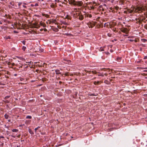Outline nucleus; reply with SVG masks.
<instances>
[{
	"mask_svg": "<svg viewBox=\"0 0 147 147\" xmlns=\"http://www.w3.org/2000/svg\"><path fill=\"white\" fill-rule=\"evenodd\" d=\"M57 1L58 2H59V0H57Z\"/></svg>",
	"mask_w": 147,
	"mask_h": 147,
	"instance_id": "nucleus-48",
	"label": "nucleus"
},
{
	"mask_svg": "<svg viewBox=\"0 0 147 147\" xmlns=\"http://www.w3.org/2000/svg\"><path fill=\"white\" fill-rule=\"evenodd\" d=\"M10 38V37L9 36H8L5 37V39H9Z\"/></svg>",
	"mask_w": 147,
	"mask_h": 147,
	"instance_id": "nucleus-26",
	"label": "nucleus"
},
{
	"mask_svg": "<svg viewBox=\"0 0 147 147\" xmlns=\"http://www.w3.org/2000/svg\"><path fill=\"white\" fill-rule=\"evenodd\" d=\"M28 131L31 134H34V132L32 131L31 129H29Z\"/></svg>",
	"mask_w": 147,
	"mask_h": 147,
	"instance_id": "nucleus-10",
	"label": "nucleus"
},
{
	"mask_svg": "<svg viewBox=\"0 0 147 147\" xmlns=\"http://www.w3.org/2000/svg\"><path fill=\"white\" fill-rule=\"evenodd\" d=\"M92 17V15H90L89 16V17L91 18Z\"/></svg>",
	"mask_w": 147,
	"mask_h": 147,
	"instance_id": "nucleus-45",
	"label": "nucleus"
},
{
	"mask_svg": "<svg viewBox=\"0 0 147 147\" xmlns=\"http://www.w3.org/2000/svg\"><path fill=\"white\" fill-rule=\"evenodd\" d=\"M102 5H100L99 6V7L100 8H101L102 7Z\"/></svg>",
	"mask_w": 147,
	"mask_h": 147,
	"instance_id": "nucleus-38",
	"label": "nucleus"
},
{
	"mask_svg": "<svg viewBox=\"0 0 147 147\" xmlns=\"http://www.w3.org/2000/svg\"><path fill=\"white\" fill-rule=\"evenodd\" d=\"M144 59H147V56H145L144 58Z\"/></svg>",
	"mask_w": 147,
	"mask_h": 147,
	"instance_id": "nucleus-37",
	"label": "nucleus"
},
{
	"mask_svg": "<svg viewBox=\"0 0 147 147\" xmlns=\"http://www.w3.org/2000/svg\"><path fill=\"white\" fill-rule=\"evenodd\" d=\"M12 65V66H14L15 65V63H12V64H11Z\"/></svg>",
	"mask_w": 147,
	"mask_h": 147,
	"instance_id": "nucleus-39",
	"label": "nucleus"
},
{
	"mask_svg": "<svg viewBox=\"0 0 147 147\" xmlns=\"http://www.w3.org/2000/svg\"><path fill=\"white\" fill-rule=\"evenodd\" d=\"M99 51H104V50L103 48H102V47H100V49Z\"/></svg>",
	"mask_w": 147,
	"mask_h": 147,
	"instance_id": "nucleus-17",
	"label": "nucleus"
},
{
	"mask_svg": "<svg viewBox=\"0 0 147 147\" xmlns=\"http://www.w3.org/2000/svg\"><path fill=\"white\" fill-rule=\"evenodd\" d=\"M10 97V96H7L5 97L4 99L6 100V99H7V98Z\"/></svg>",
	"mask_w": 147,
	"mask_h": 147,
	"instance_id": "nucleus-18",
	"label": "nucleus"
},
{
	"mask_svg": "<svg viewBox=\"0 0 147 147\" xmlns=\"http://www.w3.org/2000/svg\"><path fill=\"white\" fill-rule=\"evenodd\" d=\"M40 127L38 126L37 128H35L34 129L35 131L36 132V130Z\"/></svg>",
	"mask_w": 147,
	"mask_h": 147,
	"instance_id": "nucleus-20",
	"label": "nucleus"
},
{
	"mask_svg": "<svg viewBox=\"0 0 147 147\" xmlns=\"http://www.w3.org/2000/svg\"><path fill=\"white\" fill-rule=\"evenodd\" d=\"M74 10H77V8H74Z\"/></svg>",
	"mask_w": 147,
	"mask_h": 147,
	"instance_id": "nucleus-43",
	"label": "nucleus"
},
{
	"mask_svg": "<svg viewBox=\"0 0 147 147\" xmlns=\"http://www.w3.org/2000/svg\"><path fill=\"white\" fill-rule=\"evenodd\" d=\"M144 10V9L142 7H137L136 8H134L133 9H129V13H131L135 11L138 13H141Z\"/></svg>",
	"mask_w": 147,
	"mask_h": 147,
	"instance_id": "nucleus-2",
	"label": "nucleus"
},
{
	"mask_svg": "<svg viewBox=\"0 0 147 147\" xmlns=\"http://www.w3.org/2000/svg\"><path fill=\"white\" fill-rule=\"evenodd\" d=\"M26 119H31L32 118V117L30 116H27L26 117Z\"/></svg>",
	"mask_w": 147,
	"mask_h": 147,
	"instance_id": "nucleus-12",
	"label": "nucleus"
},
{
	"mask_svg": "<svg viewBox=\"0 0 147 147\" xmlns=\"http://www.w3.org/2000/svg\"><path fill=\"white\" fill-rule=\"evenodd\" d=\"M56 74H61V73L60 72L59 70L58 69H56L55 71Z\"/></svg>",
	"mask_w": 147,
	"mask_h": 147,
	"instance_id": "nucleus-7",
	"label": "nucleus"
},
{
	"mask_svg": "<svg viewBox=\"0 0 147 147\" xmlns=\"http://www.w3.org/2000/svg\"><path fill=\"white\" fill-rule=\"evenodd\" d=\"M57 0H55V1H57Z\"/></svg>",
	"mask_w": 147,
	"mask_h": 147,
	"instance_id": "nucleus-50",
	"label": "nucleus"
},
{
	"mask_svg": "<svg viewBox=\"0 0 147 147\" xmlns=\"http://www.w3.org/2000/svg\"><path fill=\"white\" fill-rule=\"evenodd\" d=\"M134 21L137 24H141L142 22H143L144 23H145L146 21H147V18H146L142 16L140 17L138 19H135V20L134 19H130L129 20V21Z\"/></svg>",
	"mask_w": 147,
	"mask_h": 147,
	"instance_id": "nucleus-1",
	"label": "nucleus"
},
{
	"mask_svg": "<svg viewBox=\"0 0 147 147\" xmlns=\"http://www.w3.org/2000/svg\"><path fill=\"white\" fill-rule=\"evenodd\" d=\"M22 49L24 51H25L26 49V47H25L23 46Z\"/></svg>",
	"mask_w": 147,
	"mask_h": 147,
	"instance_id": "nucleus-25",
	"label": "nucleus"
},
{
	"mask_svg": "<svg viewBox=\"0 0 147 147\" xmlns=\"http://www.w3.org/2000/svg\"><path fill=\"white\" fill-rule=\"evenodd\" d=\"M89 96H96L95 95H94L93 94H89Z\"/></svg>",
	"mask_w": 147,
	"mask_h": 147,
	"instance_id": "nucleus-21",
	"label": "nucleus"
},
{
	"mask_svg": "<svg viewBox=\"0 0 147 147\" xmlns=\"http://www.w3.org/2000/svg\"><path fill=\"white\" fill-rule=\"evenodd\" d=\"M98 75L99 76H102V77L104 76V74H103V73L100 74H98Z\"/></svg>",
	"mask_w": 147,
	"mask_h": 147,
	"instance_id": "nucleus-15",
	"label": "nucleus"
},
{
	"mask_svg": "<svg viewBox=\"0 0 147 147\" xmlns=\"http://www.w3.org/2000/svg\"><path fill=\"white\" fill-rule=\"evenodd\" d=\"M90 7V9H94V7H93V6H91V7Z\"/></svg>",
	"mask_w": 147,
	"mask_h": 147,
	"instance_id": "nucleus-28",
	"label": "nucleus"
},
{
	"mask_svg": "<svg viewBox=\"0 0 147 147\" xmlns=\"http://www.w3.org/2000/svg\"><path fill=\"white\" fill-rule=\"evenodd\" d=\"M5 101V102L6 103H9V101L8 100H6Z\"/></svg>",
	"mask_w": 147,
	"mask_h": 147,
	"instance_id": "nucleus-32",
	"label": "nucleus"
},
{
	"mask_svg": "<svg viewBox=\"0 0 147 147\" xmlns=\"http://www.w3.org/2000/svg\"><path fill=\"white\" fill-rule=\"evenodd\" d=\"M92 72L93 74H96V71H92Z\"/></svg>",
	"mask_w": 147,
	"mask_h": 147,
	"instance_id": "nucleus-30",
	"label": "nucleus"
},
{
	"mask_svg": "<svg viewBox=\"0 0 147 147\" xmlns=\"http://www.w3.org/2000/svg\"><path fill=\"white\" fill-rule=\"evenodd\" d=\"M99 82L98 81V82L95 81L94 82V84L96 85L98 84L99 83Z\"/></svg>",
	"mask_w": 147,
	"mask_h": 147,
	"instance_id": "nucleus-14",
	"label": "nucleus"
},
{
	"mask_svg": "<svg viewBox=\"0 0 147 147\" xmlns=\"http://www.w3.org/2000/svg\"><path fill=\"white\" fill-rule=\"evenodd\" d=\"M116 60L117 61L118 63L119 64H121L123 62V60L121 57H117L116 58Z\"/></svg>",
	"mask_w": 147,
	"mask_h": 147,
	"instance_id": "nucleus-5",
	"label": "nucleus"
},
{
	"mask_svg": "<svg viewBox=\"0 0 147 147\" xmlns=\"http://www.w3.org/2000/svg\"><path fill=\"white\" fill-rule=\"evenodd\" d=\"M35 5L36 6V5H38V4H35Z\"/></svg>",
	"mask_w": 147,
	"mask_h": 147,
	"instance_id": "nucleus-47",
	"label": "nucleus"
},
{
	"mask_svg": "<svg viewBox=\"0 0 147 147\" xmlns=\"http://www.w3.org/2000/svg\"><path fill=\"white\" fill-rule=\"evenodd\" d=\"M104 75L105 76H107L108 75V74L107 73H105L104 74Z\"/></svg>",
	"mask_w": 147,
	"mask_h": 147,
	"instance_id": "nucleus-34",
	"label": "nucleus"
},
{
	"mask_svg": "<svg viewBox=\"0 0 147 147\" xmlns=\"http://www.w3.org/2000/svg\"><path fill=\"white\" fill-rule=\"evenodd\" d=\"M109 82L107 81V80H105L104 81V82L105 83H106V84H108V83Z\"/></svg>",
	"mask_w": 147,
	"mask_h": 147,
	"instance_id": "nucleus-29",
	"label": "nucleus"
},
{
	"mask_svg": "<svg viewBox=\"0 0 147 147\" xmlns=\"http://www.w3.org/2000/svg\"><path fill=\"white\" fill-rule=\"evenodd\" d=\"M103 70H104L105 71H106V72H109V71H110V70L109 69H104Z\"/></svg>",
	"mask_w": 147,
	"mask_h": 147,
	"instance_id": "nucleus-16",
	"label": "nucleus"
},
{
	"mask_svg": "<svg viewBox=\"0 0 147 147\" xmlns=\"http://www.w3.org/2000/svg\"><path fill=\"white\" fill-rule=\"evenodd\" d=\"M65 75L67 76H69V73H65Z\"/></svg>",
	"mask_w": 147,
	"mask_h": 147,
	"instance_id": "nucleus-31",
	"label": "nucleus"
},
{
	"mask_svg": "<svg viewBox=\"0 0 147 147\" xmlns=\"http://www.w3.org/2000/svg\"><path fill=\"white\" fill-rule=\"evenodd\" d=\"M17 74H15L14 75V76H17Z\"/></svg>",
	"mask_w": 147,
	"mask_h": 147,
	"instance_id": "nucleus-44",
	"label": "nucleus"
},
{
	"mask_svg": "<svg viewBox=\"0 0 147 147\" xmlns=\"http://www.w3.org/2000/svg\"><path fill=\"white\" fill-rule=\"evenodd\" d=\"M95 3V2H94V3Z\"/></svg>",
	"mask_w": 147,
	"mask_h": 147,
	"instance_id": "nucleus-53",
	"label": "nucleus"
},
{
	"mask_svg": "<svg viewBox=\"0 0 147 147\" xmlns=\"http://www.w3.org/2000/svg\"><path fill=\"white\" fill-rule=\"evenodd\" d=\"M5 117L6 119H8L9 117V116L5 114Z\"/></svg>",
	"mask_w": 147,
	"mask_h": 147,
	"instance_id": "nucleus-13",
	"label": "nucleus"
},
{
	"mask_svg": "<svg viewBox=\"0 0 147 147\" xmlns=\"http://www.w3.org/2000/svg\"><path fill=\"white\" fill-rule=\"evenodd\" d=\"M50 7H51L52 8H55L56 7V5L54 4L53 3L52 4L50 5Z\"/></svg>",
	"mask_w": 147,
	"mask_h": 147,
	"instance_id": "nucleus-9",
	"label": "nucleus"
},
{
	"mask_svg": "<svg viewBox=\"0 0 147 147\" xmlns=\"http://www.w3.org/2000/svg\"><path fill=\"white\" fill-rule=\"evenodd\" d=\"M76 2V1L74 0H72V1L71 3L73 5V3H74L75 2Z\"/></svg>",
	"mask_w": 147,
	"mask_h": 147,
	"instance_id": "nucleus-22",
	"label": "nucleus"
},
{
	"mask_svg": "<svg viewBox=\"0 0 147 147\" xmlns=\"http://www.w3.org/2000/svg\"><path fill=\"white\" fill-rule=\"evenodd\" d=\"M23 7H24V8H26V6H25V5H23Z\"/></svg>",
	"mask_w": 147,
	"mask_h": 147,
	"instance_id": "nucleus-40",
	"label": "nucleus"
},
{
	"mask_svg": "<svg viewBox=\"0 0 147 147\" xmlns=\"http://www.w3.org/2000/svg\"><path fill=\"white\" fill-rule=\"evenodd\" d=\"M78 16H79V19L80 20H82L84 18V16L81 13H79L78 15Z\"/></svg>",
	"mask_w": 147,
	"mask_h": 147,
	"instance_id": "nucleus-6",
	"label": "nucleus"
},
{
	"mask_svg": "<svg viewBox=\"0 0 147 147\" xmlns=\"http://www.w3.org/2000/svg\"><path fill=\"white\" fill-rule=\"evenodd\" d=\"M103 5L104 6H106V4H103Z\"/></svg>",
	"mask_w": 147,
	"mask_h": 147,
	"instance_id": "nucleus-41",
	"label": "nucleus"
},
{
	"mask_svg": "<svg viewBox=\"0 0 147 147\" xmlns=\"http://www.w3.org/2000/svg\"><path fill=\"white\" fill-rule=\"evenodd\" d=\"M22 42V43L24 45H25V42H26V41L24 40H23V41H21Z\"/></svg>",
	"mask_w": 147,
	"mask_h": 147,
	"instance_id": "nucleus-23",
	"label": "nucleus"
},
{
	"mask_svg": "<svg viewBox=\"0 0 147 147\" xmlns=\"http://www.w3.org/2000/svg\"><path fill=\"white\" fill-rule=\"evenodd\" d=\"M134 41L135 42H137V40H136L135 39H134V38L132 39H129V41L133 42Z\"/></svg>",
	"mask_w": 147,
	"mask_h": 147,
	"instance_id": "nucleus-8",
	"label": "nucleus"
},
{
	"mask_svg": "<svg viewBox=\"0 0 147 147\" xmlns=\"http://www.w3.org/2000/svg\"><path fill=\"white\" fill-rule=\"evenodd\" d=\"M122 31L125 33V34H123L124 36H128V30L126 28H123L122 30Z\"/></svg>",
	"mask_w": 147,
	"mask_h": 147,
	"instance_id": "nucleus-3",
	"label": "nucleus"
},
{
	"mask_svg": "<svg viewBox=\"0 0 147 147\" xmlns=\"http://www.w3.org/2000/svg\"><path fill=\"white\" fill-rule=\"evenodd\" d=\"M105 53L107 55H108L110 54V53L109 52H105Z\"/></svg>",
	"mask_w": 147,
	"mask_h": 147,
	"instance_id": "nucleus-36",
	"label": "nucleus"
},
{
	"mask_svg": "<svg viewBox=\"0 0 147 147\" xmlns=\"http://www.w3.org/2000/svg\"><path fill=\"white\" fill-rule=\"evenodd\" d=\"M18 131V130L17 129H14L12 130V131L13 132H17Z\"/></svg>",
	"mask_w": 147,
	"mask_h": 147,
	"instance_id": "nucleus-11",
	"label": "nucleus"
},
{
	"mask_svg": "<svg viewBox=\"0 0 147 147\" xmlns=\"http://www.w3.org/2000/svg\"><path fill=\"white\" fill-rule=\"evenodd\" d=\"M142 40H144V42H146V41H147V40H146V39H142Z\"/></svg>",
	"mask_w": 147,
	"mask_h": 147,
	"instance_id": "nucleus-35",
	"label": "nucleus"
},
{
	"mask_svg": "<svg viewBox=\"0 0 147 147\" xmlns=\"http://www.w3.org/2000/svg\"><path fill=\"white\" fill-rule=\"evenodd\" d=\"M62 82L61 81H60L59 82V83L60 84H61L62 83Z\"/></svg>",
	"mask_w": 147,
	"mask_h": 147,
	"instance_id": "nucleus-42",
	"label": "nucleus"
},
{
	"mask_svg": "<svg viewBox=\"0 0 147 147\" xmlns=\"http://www.w3.org/2000/svg\"><path fill=\"white\" fill-rule=\"evenodd\" d=\"M45 14H43V13H42V15L43 16H45Z\"/></svg>",
	"mask_w": 147,
	"mask_h": 147,
	"instance_id": "nucleus-46",
	"label": "nucleus"
},
{
	"mask_svg": "<svg viewBox=\"0 0 147 147\" xmlns=\"http://www.w3.org/2000/svg\"><path fill=\"white\" fill-rule=\"evenodd\" d=\"M39 51L40 52H43L44 51V49H40Z\"/></svg>",
	"mask_w": 147,
	"mask_h": 147,
	"instance_id": "nucleus-24",
	"label": "nucleus"
},
{
	"mask_svg": "<svg viewBox=\"0 0 147 147\" xmlns=\"http://www.w3.org/2000/svg\"><path fill=\"white\" fill-rule=\"evenodd\" d=\"M144 28L147 30V24H145L144 26Z\"/></svg>",
	"mask_w": 147,
	"mask_h": 147,
	"instance_id": "nucleus-19",
	"label": "nucleus"
},
{
	"mask_svg": "<svg viewBox=\"0 0 147 147\" xmlns=\"http://www.w3.org/2000/svg\"><path fill=\"white\" fill-rule=\"evenodd\" d=\"M41 1H44V0H41Z\"/></svg>",
	"mask_w": 147,
	"mask_h": 147,
	"instance_id": "nucleus-49",
	"label": "nucleus"
},
{
	"mask_svg": "<svg viewBox=\"0 0 147 147\" xmlns=\"http://www.w3.org/2000/svg\"><path fill=\"white\" fill-rule=\"evenodd\" d=\"M129 38H130V37L129 36Z\"/></svg>",
	"mask_w": 147,
	"mask_h": 147,
	"instance_id": "nucleus-52",
	"label": "nucleus"
},
{
	"mask_svg": "<svg viewBox=\"0 0 147 147\" xmlns=\"http://www.w3.org/2000/svg\"><path fill=\"white\" fill-rule=\"evenodd\" d=\"M83 3L82 1H76V2L73 3V5L80 7L82 6Z\"/></svg>",
	"mask_w": 147,
	"mask_h": 147,
	"instance_id": "nucleus-4",
	"label": "nucleus"
},
{
	"mask_svg": "<svg viewBox=\"0 0 147 147\" xmlns=\"http://www.w3.org/2000/svg\"><path fill=\"white\" fill-rule=\"evenodd\" d=\"M85 71L86 72V73H88L89 74H90V72H91V71H87V70H86Z\"/></svg>",
	"mask_w": 147,
	"mask_h": 147,
	"instance_id": "nucleus-27",
	"label": "nucleus"
},
{
	"mask_svg": "<svg viewBox=\"0 0 147 147\" xmlns=\"http://www.w3.org/2000/svg\"><path fill=\"white\" fill-rule=\"evenodd\" d=\"M4 137L3 136H0V139L1 138H4Z\"/></svg>",
	"mask_w": 147,
	"mask_h": 147,
	"instance_id": "nucleus-33",
	"label": "nucleus"
},
{
	"mask_svg": "<svg viewBox=\"0 0 147 147\" xmlns=\"http://www.w3.org/2000/svg\"><path fill=\"white\" fill-rule=\"evenodd\" d=\"M26 63H29V62H26Z\"/></svg>",
	"mask_w": 147,
	"mask_h": 147,
	"instance_id": "nucleus-51",
	"label": "nucleus"
}]
</instances>
